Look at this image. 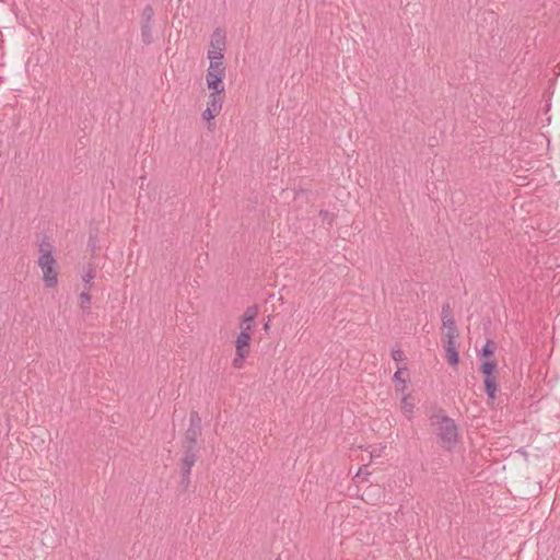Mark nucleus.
Masks as SVG:
<instances>
[{
	"label": "nucleus",
	"mask_w": 560,
	"mask_h": 560,
	"mask_svg": "<svg viewBox=\"0 0 560 560\" xmlns=\"http://www.w3.org/2000/svg\"><path fill=\"white\" fill-rule=\"evenodd\" d=\"M402 370H404L402 368H398V370L394 373V376H393L394 382L401 383V381H405L401 377Z\"/></svg>",
	"instance_id": "26"
},
{
	"label": "nucleus",
	"mask_w": 560,
	"mask_h": 560,
	"mask_svg": "<svg viewBox=\"0 0 560 560\" xmlns=\"http://www.w3.org/2000/svg\"><path fill=\"white\" fill-rule=\"evenodd\" d=\"M416 406V399L411 394H406L401 398V410L408 420L413 418V409Z\"/></svg>",
	"instance_id": "8"
},
{
	"label": "nucleus",
	"mask_w": 560,
	"mask_h": 560,
	"mask_svg": "<svg viewBox=\"0 0 560 560\" xmlns=\"http://www.w3.org/2000/svg\"><path fill=\"white\" fill-rule=\"evenodd\" d=\"M247 353H248V351L236 350V357L233 360V366L235 369L243 368L244 359L246 358Z\"/></svg>",
	"instance_id": "17"
},
{
	"label": "nucleus",
	"mask_w": 560,
	"mask_h": 560,
	"mask_svg": "<svg viewBox=\"0 0 560 560\" xmlns=\"http://www.w3.org/2000/svg\"><path fill=\"white\" fill-rule=\"evenodd\" d=\"M407 388L406 381H401V383H397L396 390L404 393Z\"/></svg>",
	"instance_id": "28"
},
{
	"label": "nucleus",
	"mask_w": 560,
	"mask_h": 560,
	"mask_svg": "<svg viewBox=\"0 0 560 560\" xmlns=\"http://www.w3.org/2000/svg\"><path fill=\"white\" fill-rule=\"evenodd\" d=\"M211 49L208 51L209 60L222 61L225 47V35L222 31L215 30L211 36Z\"/></svg>",
	"instance_id": "4"
},
{
	"label": "nucleus",
	"mask_w": 560,
	"mask_h": 560,
	"mask_svg": "<svg viewBox=\"0 0 560 560\" xmlns=\"http://www.w3.org/2000/svg\"><path fill=\"white\" fill-rule=\"evenodd\" d=\"M441 315H442V316H445V315H452V314H451V307H450V304H444V305L442 306Z\"/></svg>",
	"instance_id": "29"
},
{
	"label": "nucleus",
	"mask_w": 560,
	"mask_h": 560,
	"mask_svg": "<svg viewBox=\"0 0 560 560\" xmlns=\"http://www.w3.org/2000/svg\"><path fill=\"white\" fill-rule=\"evenodd\" d=\"M189 427H196L197 429H201V419L198 412L192 411L189 417Z\"/></svg>",
	"instance_id": "21"
},
{
	"label": "nucleus",
	"mask_w": 560,
	"mask_h": 560,
	"mask_svg": "<svg viewBox=\"0 0 560 560\" xmlns=\"http://www.w3.org/2000/svg\"><path fill=\"white\" fill-rule=\"evenodd\" d=\"M141 39L145 45L153 43L152 23H141Z\"/></svg>",
	"instance_id": "11"
},
{
	"label": "nucleus",
	"mask_w": 560,
	"mask_h": 560,
	"mask_svg": "<svg viewBox=\"0 0 560 560\" xmlns=\"http://www.w3.org/2000/svg\"><path fill=\"white\" fill-rule=\"evenodd\" d=\"M264 329H265V330H268V329H269V323H266V324L264 325Z\"/></svg>",
	"instance_id": "30"
},
{
	"label": "nucleus",
	"mask_w": 560,
	"mask_h": 560,
	"mask_svg": "<svg viewBox=\"0 0 560 560\" xmlns=\"http://www.w3.org/2000/svg\"><path fill=\"white\" fill-rule=\"evenodd\" d=\"M257 315H258V306L252 305L245 310L243 317H245V320H255Z\"/></svg>",
	"instance_id": "18"
},
{
	"label": "nucleus",
	"mask_w": 560,
	"mask_h": 560,
	"mask_svg": "<svg viewBox=\"0 0 560 560\" xmlns=\"http://www.w3.org/2000/svg\"><path fill=\"white\" fill-rule=\"evenodd\" d=\"M200 433L201 429H197L196 427H188L186 431V441L189 443L188 448L195 450V445Z\"/></svg>",
	"instance_id": "10"
},
{
	"label": "nucleus",
	"mask_w": 560,
	"mask_h": 560,
	"mask_svg": "<svg viewBox=\"0 0 560 560\" xmlns=\"http://www.w3.org/2000/svg\"><path fill=\"white\" fill-rule=\"evenodd\" d=\"M218 115V113L215 112H212L211 108H206L202 113V119L206 120V121H211L212 119L215 118V116Z\"/></svg>",
	"instance_id": "23"
},
{
	"label": "nucleus",
	"mask_w": 560,
	"mask_h": 560,
	"mask_svg": "<svg viewBox=\"0 0 560 560\" xmlns=\"http://www.w3.org/2000/svg\"><path fill=\"white\" fill-rule=\"evenodd\" d=\"M446 329V332H445V337H446V340L444 342H456V339L458 338V329L457 327H451V328H445Z\"/></svg>",
	"instance_id": "20"
},
{
	"label": "nucleus",
	"mask_w": 560,
	"mask_h": 560,
	"mask_svg": "<svg viewBox=\"0 0 560 560\" xmlns=\"http://www.w3.org/2000/svg\"><path fill=\"white\" fill-rule=\"evenodd\" d=\"M225 75V68L222 61L210 60L207 71V85L210 90L215 92H224L223 78Z\"/></svg>",
	"instance_id": "3"
},
{
	"label": "nucleus",
	"mask_w": 560,
	"mask_h": 560,
	"mask_svg": "<svg viewBox=\"0 0 560 560\" xmlns=\"http://www.w3.org/2000/svg\"><path fill=\"white\" fill-rule=\"evenodd\" d=\"M94 277L95 272L92 268L88 269L82 277L83 282L85 283V289H88V291H90L93 285L92 280Z\"/></svg>",
	"instance_id": "15"
},
{
	"label": "nucleus",
	"mask_w": 560,
	"mask_h": 560,
	"mask_svg": "<svg viewBox=\"0 0 560 560\" xmlns=\"http://www.w3.org/2000/svg\"><path fill=\"white\" fill-rule=\"evenodd\" d=\"M38 266L43 271V280L47 288H54L58 283V273L55 270L56 259L52 255V245L49 241L44 240L39 244Z\"/></svg>",
	"instance_id": "1"
},
{
	"label": "nucleus",
	"mask_w": 560,
	"mask_h": 560,
	"mask_svg": "<svg viewBox=\"0 0 560 560\" xmlns=\"http://www.w3.org/2000/svg\"><path fill=\"white\" fill-rule=\"evenodd\" d=\"M497 389L498 387L495 377H485V390L491 399L495 398Z\"/></svg>",
	"instance_id": "12"
},
{
	"label": "nucleus",
	"mask_w": 560,
	"mask_h": 560,
	"mask_svg": "<svg viewBox=\"0 0 560 560\" xmlns=\"http://www.w3.org/2000/svg\"><path fill=\"white\" fill-rule=\"evenodd\" d=\"M392 358L395 362H400L404 360V352L400 349H394L392 351Z\"/></svg>",
	"instance_id": "24"
},
{
	"label": "nucleus",
	"mask_w": 560,
	"mask_h": 560,
	"mask_svg": "<svg viewBox=\"0 0 560 560\" xmlns=\"http://www.w3.org/2000/svg\"><path fill=\"white\" fill-rule=\"evenodd\" d=\"M433 424L436 425V436L442 447L447 451L452 450L458 440V429L455 421L447 416H440Z\"/></svg>",
	"instance_id": "2"
},
{
	"label": "nucleus",
	"mask_w": 560,
	"mask_h": 560,
	"mask_svg": "<svg viewBox=\"0 0 560 560\" xmlns=\"http://www.w3.org/2000/svg\"><path fill=\"white\" fill-rule=\"evenodd\" d=\"M445 358L450 365L456 366L459 362L457 342H444Z\"/></svg>",
	"instance_id": "7"
},
{
	"label": "nucleus",
	"mask_w": 560,
	"mask_h": 560,
	"mask_svg": "<svg viewBox=\"0 0 560 560\" xmlns=\"http://www.w3.org/2000/svg\"><path fill=\"white\" fill-rule=\"evenodd\" d=\"M252 332L253 329L248 328V326H244L243 329H241V332L238 334L235 340L236 350L247 351V348L249 347L252 340Z\"/></svg>",
	"instance_id": "6"
},
{
	"label": "nucleus",
	"mask_w": 560,
	"mask_h": 560,
	"mask_svg": "<svg viewBox=\"0 0 560 560\" xmlns=\"http://www.w3.org/2000/svg\"><path fill=\"white\" fill-rule=\"evenodd\" d=\"M223 92H215V91H212L210 94H209V100H208V103H207V107L208 108H211L212 112H215V113H220L221 109H222V105H223V98L220 94H222Z\"/></svg>",
	"instance_id": "9"
},
{
	"label": "nucleus",
	"mask_w": 560,
	"mask_h": 560,
	"mask_svg": "<svg viewBox=\"0 0 560 560\" xmlns=\"http://www.w3.org/2000/svg\"><path fill=\"white\" fill-rule=\"evenodd\" d=\"M79 301H80L81 308H83V310H89L90 308L89 305L91 303V295H90V291H88V289H85V291H83L80 294Z\"/></svg>",
	"instance_id": "16"
},
{
	"label": "nucleus",
	"mask_w": 560,
	"mask_h": 560,
	"mask_svg": "<svg viewBox=\"0 0 560 560\" xmlns=\"http://www.w3.org/2000/svg\"><path fill=\"white\" fill-rule=\"evenodd\" d=\"M381 493H382L381 487H378V486H370V487H368L364 490V492L362 494V499L365 500L366 502H370L372 495L381 494Z\"/></svg>",
	"instance_id": "14"
},
{
	"label": "nucleus",
	"mask_w": 560,
	"mask_h": 560,
	"mask_svg": "<svg viewBox=\"0 0 560 560\" xmlns=\"http://www.w3.org/2000/svg\"><path fill=\"white\" fill-rule=\"evenodd\" d=\"M197 460L196 450L188 448L186 454L182 460V469H183V482L189 483V476L191 472V468Z\"/></svg>",
	"instance_id": "5"
},
{
	"label": "nucleus",
	"mask_w": 560,
	"mask_h": 560,
	"mask_svg": "<svg viewBox=\"0 0 560 560\" xmlns=\"http://www.w3.org/2000/svg\"><path fill=\"white\" fill-rule=\"evenodd\" d=\"M253 322L254 320H245V317L242 316V319H241V329H243L244 326H248V328H252L253 329Z\"/></svg>",
	"instance_id": "27"
},
{
	"label": "nucleus",
	"mask_w": 560,
	"mask_h": 560,
	"mask_svg": "<svg viewBox=\"0 0 560 560\" xmlns=\"http://www.w3.org/2000/svg\"><path fill=\"white\" fill-rule=\"evenodd\" d=\"M442 325L444 328L456 327L455 319L452 315L442 316Z\"/></svg>",
	"instance_id": "22"
},
{
	"label": "nucleus",
	"mask_w": 560,
	"mask_h": 560,
	"mask_svg": "<svg viewBox=\"0 0 560 560\" xmlns=\"http://www.w3.org/2000/svg\"><path fill=\"white\" fill-rule=\"evenodd\" d=\"M153 16H154L153 8L151 5H147L142 12V22L141 23H152Z\"/></svg>",
	"instance_id": "19"
},
{
	"label": "nucleus",
	"mask_w": 560,
	"mask_h": 560,
	"mask_svg": "<svg viewBox=\"0 0 560 560\" xmlns=\"http://www.w3.org/2000/svg\"><path fill=\"white\" fill-rule=\"evenodd\" d=\"M491 341L488 340L487 343L481 349V355L483 357H490L493 354V350L490 347Z\"/></svg>",
	"instance_id": "25"
},
{
	"label": "nucleus",
	"mask_w": 560,
	"mask_h": 560,
	"mask_svg": "<svg viewBox=\"0 0 560 560\" xmlns=\"http://www.w3.org/2000/svg\"><path fill=\"white\" fill-rule=\"evenodd\" d=\"M495 366H497V364L494 361H485V362H482L480 370H481L482 374L485 375V377H492Z\"/></svg>",
	"instance_id": "13"
}]
</instances>
